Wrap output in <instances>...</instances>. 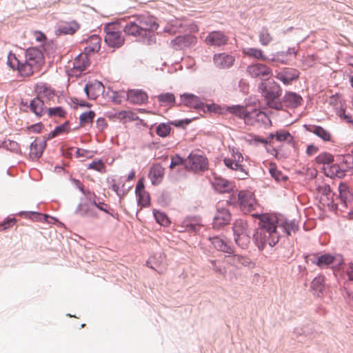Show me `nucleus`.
Listing matches in <instances>:
<instances>
[{"instance_id":"obj_1","label":"nucleus","mask_w":353,"mask_h":353,"mask_svg":"<svg viewBox=\"0 0 353 353\" xmlns=\"http://www.w3.org/2000/svg\"><path fill=\"white\" fill-rule=\"evenodd\" d=\"M159 26L152 15L139 14L127 21L123 30L127 35L137 37L139 42L150 46L156 43L154 32Z\"/></svg>"},{"instance_id":"obj_2","label":"nucleus","mask_w":353,"mask_h":353,"mask_svg":"<svg viewBox=\"0 0 353 353\" xmlns=\"http://www.w3.org/2000/svg\"><path fill=\"white\" fill-rule=\"evenodd\" d=\"M258 90L264 97L265 105L276 110H283L281 101L282 89L280 85L274 80L262 79L258 84Z\"/></svg>"},{"instance_id":"obj_3","label":"nucleus","mask_w":353,"mask_h":353,"mask_svg":"<svg viewBox=\"0 0 353 353\" xmlns=\"http://www.w3.org/2000/svg\"><path fill=\"white\" fill-rule=\"evenodd\" d=\"M307 263L310 261L321 269L335 268L342 269L345 265L341 254L326 252H316L304 255Z\"/></svg>"},{"instance_id":"obj_4","label":"nucleus","mask_w":353,"mask_h":353,"mask_svg":"<svg viewBox=\"0 0 353 353\" xmlns=\"http://www.w3.org/2000/svg\"><path fill=\"white\" fill-rule=\"evenodd\" d=\"M278 225V220L273 221L274 231L272 232H271V228L269 229L268 227L265 228H259L260 231L256 230L254 232L252 239L260 251L264 250L267 243L270 247H274L279 242L281 235L277 231Z\"/></svg>"},{"instance_id":"obj_5","label":"nucleus","mask_w":353,"mask_h":353,"mask_svg":"<svg viewBox=\"0 0 353 353\" xmlns=\"http://www.w3.org/2000/svg\"><path fill=\"white\" fill-rule=\"evenodd\" d=\"M26 59L23 61V69L31 72V76L34 74V68L40 69L45 63L42 50L38 47H29L25 52Z\"/></svg>"},{"instance_id":"obj_6","label":"nucleus","mask_w":353,"mask_h":353,"mask_svg":"<svg viewBox=\"0 0 353 353\" xmlns=\"http://www.w3.org/2000/svg\"><path fill=\"white\" fill-rule=\"evenodd\" d=\"M235 203L238 204L239 208L244 214L254 210L258 205L254 194L245 190L239 191L236 201L234 203Z\"/></svg>"},{"instance_id":"obj_7","label":"nucleus","mask_w":353,"mask_h":353,"mask_svg":"<svg viewBox=\"0 0 353 353\" xmlns=\"http://www.w3.org/2000/svg\"><path fill=\"white\" fill-rule=\"evenodd\" d=\"M103 30L105 33L104 41L109 48L117 49L124 44L125 38L119 30H115L108 23L105 25Z\"/></svg>"},{"instance_id":"obj_8","label":"nucleus","mask_w":353,"mask_h":353,"mask_svg":"<svg viewBox=\"0 0 353 353\" xmlns=\"http://www.w3.org/2000/svg\"><path fill=\"white\" fill-rule=\"evenodd\" d=\"M229 37L223 32L213 30L208 33L204 42L209 46L221 47L227 45Z\"/></svg>"},{"instance_id":"obj_9","label":"nucleus","mask_w":353,"mask_h":353,"mask_svg":"<svg viewBox=\"0 0 353 353\" xmlns=\"http://www.w3.org/2000/svg\"><path fill=\"white\" fill-rule=\"evenodd\" d=\"M247 72L252 78L263 77L264 79H269L273 75L272 70L261 63L249 65L247 67Z\"/></svg>"},{"instance_id":"obj_10","label":"nucleus","mask_w":353,"mask_h":353,"mask_svg":"<svg viewBox=\"0 0 353 353\" xmlns=\"http://www.w3.org/2000/svg\"><path fill=\"white\" fill-rule=\"evenodd\" d=\"M300 77V72L294 68H283L276 73L275 77L284 85H288L297 81Z\"/></svg>"},{"instance_id":"obj_11","label":"nucleus","mask_w":353,"mask_h":353,"mask_svg":"<svg viewBox=\"0 0 353 353\" xmlns=\"http://www.w3.org/2000/svg\"><path fill=\"white\" fill-rule=\"evenodd\" d=\"M83 90L88 99H95L100 94H104L105 87L101 81L94 80L85 83Z\"/></svg>"},{"instance_id":"obj_12","label":"nucleus","mask_w":353,"mask_h":353,"mask_svg":"<svg viewBox=\"0 0 353 353\" xmlns=\"http://www.w3.org/2000/svg\"><path fill=\"white\" fill-rule=\"evenodd\" d=\"M196 43V37L191 34L179 35L172 39L170 44L175 50L190 48Z\"/></svg>"},{"instance_id":"obj_13","label":"nucleus","mask_w":353,"mask_h":353,"mask_svg":"<svg viewBox=\"0 0 353 353\" xmlns=\"http://www.w3.org/2000/svg\"><path fill=\"white\" fill-rule=\"evenodd\" d=\"M190 168L194 171H205L208 169V159L206 157L190 153L188 157Z\"/></svg>"},{"instance_id":"obj_14","label":"nucleus","mask_w":353,"mask_h":353,"mask_svg":"<svg viewBox=\"0 0 353 353\" xmlns=\"http://www.w3.org/2000/svg\"><path fill=\"white\" fill-rule=\"evenodd\" d=\"M213 61L216 68L225 70L233 66L235 57L226 52H220L214 54Z\"/></svg>"},{"instance_id":"obj_15","label":"nucleus","mask_w":353,"mask_h":353,"mask_svg":"<svg viewBox=\"0 0 353 353\" xmlns=\"http://www.w3.org/2000/svg\"><path fill=\"white\" fill-rule=\"evenodd\" d=\"M236 153L237 154V159H236V161H234L230 158H224L223 160V163L230 170L242 172L245 176L239 177V179H245L249 176V172L244 168V166L240 163L243 161V157L242 154L239 150H236Z\"/></svg>"},{"instance_id":"obj_16","label":"nucleus","mask_w":353,"mask_h":353,"mask_svg":"<svg viewBox=\"0 0 353 353\" xmlns=\"http://www.w3.org/2000/svg\"><path fill=\"white\" fill-rule=\"evenodd\" d=\"M231 220V213L228 209L225 208H217L216 213L213 218V228L220 229L229 224Z\"/></svg>"},{"instance_id":"obj_17","label":"nucleus","mask_w":353,"mask_h":353,"mask_svg":"<svg viewBox=\"0 0 353 353\" xmlns=\"http://www.w3.org/2000/svg\"><path fill=\"white\" fill-rule=\"evenodd\" d=\"M180 97L182 103L188 108L201 110L204 105V102L202 99L194 94L185 92L181 94Z\"/></svg>"},{"instance_id":"obj_18","label":"nucleus","mask_w":353,"mask_h":353,"mask_svg":"<svg viewBox=\"0 0 353 353\" xmlns=\"http://www.w3.org/2000/svg\"><path fill=\"white\" fill-rule=\"evenodd\" d=\"M338 197L343 207L345 208H353V193L349 190L348 186L343 183H340L338 187Z\"/></svg>"},{"instance_id":"obj_19","label":"nucleus","mask_w":353,"mask_h":353,"mask_svg":"<svg viewBox=\"0 0 353 353\" xmlns=\"http://www.w3.org/2000/svg\"><path fill=\"white\" fill-rule=\"evenodd\" d=\"M283 106L288 108H296L300 106L303 101L302 97L297 92L285 91L284 96L281 99Z\"/></svg>"},{"instance_id":"obj_20","label":"nucleus","mask_w":353,"mask_h":353,"mask_svg":"<svg viewBox=\"0 0 353 353\" xmlns=\"http://www.w3.org/2000/svg\"><path fill=\"white\" fill-rule=\"evenodd\" d=\"M148 100V95L142 89H130L128 90L127 101L134 105H143Z\"/></svg>"},{"instance_id":"obj_21","label":"nucleus","mask_w":353,"mask_h":353,"mask_svg":"<svg viewBox=\"0 0 353 353\" xmlns=\"http://www.w3.org/2000/svg\"><path fill=\"white\" fill-rule=\"evenodd\" d=\"M23 61L19 60L15 53L10 51L8 54L7 65L12 70H17L19 74L23 77H30L31 72L30 70L27 72L23 69Z\"/></svg>"},{"instance_id":"obj_22","label":"nucleus","mask_w":353,"mask_h":353,"mask_svg":"<svg viewBox=\"0 0 353 353\" xmlns=\"http://www.w3.org/2000/svg\"><path fill=\"white\" fill-rule=\"evenodd\" d=\"M225 114L230 113L241 119L248 120L253 117L252 112L248 111L243 105L239 104L225 105Z\"/></svg>"},{"instance_id":"obj_23","label":"nucleus","mask_w":353,"mask_h":353,"mask_svg":"<svg viewBox=\"0 0 353 353\" xmlns=\"http://www.w3.org/2000/svg\"><path fill=\"white\" fill-rule=\"evenodd\" d=\"M86 42L88 46L84 48L83 53L86 56H90L98 52L101 48V38L97 34H92L83 42Z\"/></svg>"},{"instance_id":"obj_24","label":"nucleus","mask_w":353,"mask_h":353,"mask_svg":"<svg viewBox=\"0 0 353 353\" xmlns=\"http://www.w3.org/2000/svg\"><path fill=\"white\" fill-rule=\"evenodd\" d=\"M148 178L151 180V183L154 186L159 185L164 176V168L160 163L152 165L149 170Z\"/></svg>"},{"instance_id":"obj_25","label":"nucleus","mask_w":353,"mask_h":353,"mask_svg":"<svg viewBox=\"0 0 353 353\" xmlns=\"http://www.w3.org/2000/svg\"><path fill=\"white\" fill-rule=\"evenodd\" d=\"M303 128L306 131L313 133L323 141L330 142L332 141L330 132L321 125L304 124Z\"/></svg>"},{"instance_id":"obj_26","label":"nucleus","mask_w":353,"mask_h":353,"mask_svg":"<svg viewBox=\"0 0 353 353\" xmlns=\"http://www.w3.org/2000/svg\"><path fill=\"white\" fill-rule=\"evenodd\" d=\"M80 28L79 24L76 21H72L68 23H60L54 32L57 36L72 35L74 34Z\"/></svg>"},{"instance_id":"obj_27","label":"nucleus","mask_w":353,"mask_h":353,"mask_svg":"<svg viewBox=\"0 0 353 353\" xmlns=\"http://www.w3.org/2000/svg\"><path fill=\"white\" fill-rule=\"evenodd\" d=\"M24 216L26 218L32 219L33 221H44L47 223H50V219H52L54 221H58V219L50 216L49 214H43L38 212L34 211H21L17 214V215Z\"/></svg>"},{"instance_id":"obj_28","label":"nucleus","mask_w":353,"mask_h":353,"mask_svg":"<svg viewBox=\"0 0 353 353\" xmlns=\"http://www.w3.org/2000/svg\"><path fill=\"white\" fill-rule=\"evenodd\" d=\"M201 219L199 216H187L182 221L183 226L189 232H196L201 227Z\"/></svg>"},{"instance_id":"obj_29","label":"nucleus","mask_w":353,"mask_h":353,"mask_svg":"<svg viewBox=\"0 0 353 353\" xmlns=\"http://www.w3.org/2000/svg\"><path fill=\"white\" fill-rule=\"evenodd\" d=\"M252 217L259 220V228H271V232L274 231L273 221L278 220L276 217L270 216L265 213H254Z\"/></svg>"},{"instance_id":"obj_30","label":"nucleus","mask_w":353,"mask_h":353,"mask_svg":"<svg viewBox=\"0 0 353 353\" xmlns=\"http://www.w3.org/2000/svg\"><path fill=\"white\" fill-rule=\"evenodd\" d=\"M274 139L278 142H285L294 150H296V143L294 141V138L288 130H278L275 131Z\"/></svg>"},{"instance_id":"obj_31","label":"nucleus","mask_w":353,"mask_h":353,"mask_svg":"<svg viewBox=\"0 0 353 353\" xmlns=\"http://www.w3.org/2000/svg\"><path fill=\"white\" fill-rule=\"evenodd\" d=\"M213 187L216 191L220 193H230L233 190V186L231 182L221 176L215 177Z\"/></svg>"},{"instance_id":"obj_32","label":"nucleus","mask_w":353,"mask_h":353,"mask_svg":"<svg viewBox=\"0 0 353 353\" xmlns=\"http://www.w3.org/2000/svg\"><path fill=\"white\" fill-rule=\"evenodd\" d=\"M322 172L326 176L330 178L337 177L343 178L345 175V170L339 165V162H336L330 168H324L321 169Z\"/></svg>"},{"instance_id":"obj_33","label":"nucleus","mask_w":353,"mask_h":353,"mask_svg":"<svg viewBox=\"0 0 353 353\" xmlns=\"http://www.w3.org/2000/svg\"><path fill=\"white\" fill-rule=\"evenodd\" d=\"M322 172L326 176L330 178L337 177L343 178L345 175V170L339 165V162H336L330 168H324L321 169Z\"/></svg>"},{"instance_id":"obj_34","label":"nucleus","mask_w":353,"mask_h":353,"mask_svg":"<svg viewBox=\"0 0 353 353\" xmlns=\"http://www.w3.org/2000/svg\"><path fill=\"white\" fill-rule=\"evenodd\" d=\"M315 161L318 164H322V168H330L336 162V157L330 152H323L315 157Z\"/></svg>"},{"instance_id":"obj_35","label":"nucleus","mask_w":353,"mask_h":353,"mask_svg":"<svg viewBox=\"0 0 353 353\" xmlns=\"http://www.w3.org/2000/svg\"><path fill=\"white\" fill-rule=\"evenodd\" d=\"M208 240L213 245L214 248L226 254L232 253V248L228 245L221 238L218 236H209Z\"/></svg>"},{"instance_id":"obj_36","label":"nucleus","mask_w":353,"mask_h":353,"mask_svg":"<svg viewBox=\"0 0 353 353\" xmlns=\"http://www.w3.org/2000/svg\"><path fill=\"white\" fill-rule=\"evenodd\" d=\"M157 97L161 105L172 107L176 105V97L172 92H163Z\"/></svg>"},{"instance_id":"obj_37","label":"nucleus","mask_w":353,"mask_h":353,"mask_svg":"<svg viewBox=\"0 0 353 353\" xmlns=\"http://www.w3.org/2000/svg\"><path fill=\"white\" fill-rule=\"evenodd\" d=\"M243 53L247 56L254 58L257 60L270 61V58L265 56L263 54V51L259 48H248L243 50Z\"/></svg>"},{"instance_id":"obj_38","label":"nucleus","mask_w":353,"mask_h":353,"mask_svg":"<svg viewBox=\"0 0 353 353\" xmlns=\"http://www.w3.org/2000/svg\"><path fill=\"white\" fill-rule=\"evenodd\" d=\"M203 113H214L219 114H225V105H221L214 103L206 104L204 103L203 107L201 109Z\"/></svg>"},{"instance_id":"obj_39","label":"nucleus","mask_w":353,"mask_h":353,"mask_svg":"<svg viewBox=\"0 0 353 353\" xmlns=\"http://www.w3.org/2000/svg\"><path fill=\"white\" fill-rule=\"evenodd\" d=\"M311 288L318 293L323 294L325 290V276L319 274L314 277L311 282Z\"/></svg>"},{"instance_id":"obj_40","label":"nucleus","mask_w":353,"mask_h":353,"mask_svg":"<svg viewBox=\"0 0 353 353\" xmlns=\"http://www.w3.org/2000/svg\"><path fill=\"white\" fill-rule=\"evenodd\" d=\"M152 214L156 222L159 225L162 226H168L170 225L171 221L165 212L160 210L154 209Z\"/></svg>"},{"instance_id":"obj_41","label":"nucleus","mask_w":353,"mask_h":353,"mask_svg":"<svg viewBox=\"0 0 353 353\" xmlns=\"http://www.w3.org/2000/svg\"><path fill=\"white\" fill-rule=\"evenodd\" d=\"M269 173L271 176L277 182L286 181L288 177L284 175L283 172L277 168L275 163H270L269 168Z\"/></svg>"},{"instance_id":"obj_42","label":"nucleus","mask_w":353,"mask_h":353,"mask_svg":"<svg viewBox=\"0 0 353 353\" xmlns=\"http://www.w3.org/2000/svg\"><path fill=\"white\" fill-rule=\"evenodd\" d=\"M272 154L278 160H283L288 158L291 153V150L285 149L284 145L272 149Z\"/></svg>"},{"instance_id":"obj_43","label":"nucleus","mask_w":353,"mask_h":353,"mask_svg":"<svg viewBox=\"0 0 353 353\" xmlns=\"http://www.w3.org/2000/svg\"><path fill=\"white\" fill-rule=\"evenodd\" d=\"M171 130V125H170L169 121H168L165 123L162 122L159 123L156 127L155 131L159 137L165 138L170 135Z\"/></svg>"},{"instance_id":"obj_44","label":"nucleus","mask_w":353,"mask_h":353,"mask_svg":"<svg viewBox=\"0 0 353 353\" xmlns=\"http://www.w3.org/2000/svg\"><path fill=\"white\" fill-rule=\"evenodd\" d=\"M163 260V254L162 253H155L148 259L146 265L148 268L156 270V268L161 265Z\"/></svg>"},{"instance_id":"obj_45","label":"nucleus","mask_w":353,"mask_h":353,"mask_svg":"<svg viewBox=\"0 0 353 353\" xmlns=\"http://www.w3.org/2000/svg\"><path fill=\"white\" fill-rule=\"evenodd\" d=\"M96 113L94 110H88L81 113L79 116V125L85 126L87 123L94 121Z\"/></svg>"},{"instance_id":"obj_46","label":"nucleus","mask_w":353,"mask_h":353,"mask_svg":"<svg viewBox=\"0 0 353 353\" xmlns=\"http://www.w3.org/2000/svg\"><path fill=\"white\" fill-rule=\"evenodd\" d=\"M92 204L93 205L96 206L100 211H102L106 214H110L111 216L117 219V220L119 219V214H115L114 212L113 209H112L110 207V205H107L104 202H101V201L97 202L96 201H93L92 202Z\"/></svg>"},{"instance_id":"obj_47","label":"nucleus","mask_w":353,"mask_h":353,"mask_svg":"<svg viewBox=\"0 0 353 353\" xmlns=\"http://www.w3.org/2000/svg\"><path fill=\"white\" fill-rule=\"evenodd\" d=\"M46 113L49 117L65 118L67 115V112L62 106L48 108L46 109Z\"/></svg>"},{"instance_id":"obj_48","label":"nucleus","mask_w":353,"mask_h":353,"mask_svg":"<svg viewBox=\"0 0 353 353\" xmlns=\"http://www.w3.org/2000/svg\"><path fill=\"white\" fill-rule=\"evenodd\" d=\"M70 121L68 120L65 121L61 125H57L53 130L50 132V137H56L61 133H68L70 130Z\"/></svg>"},{"instance_id":"obj_49","label":"nucleus","mask_w":353,"mask_h":353,"mask_svg":"<svg viewBox=\"0 0 353 353\" xmlns=\"http://www.w3.org/2000/svg\"><path fill=\"white\" fill-rule=\"evenodd\" d=\"M39 138L37 137L30 145V157L31 159H39L43 154L42 150L40 149V146L37 143Z\"/></svg>"},{"instance_id":"obj_50","label":"nucleus","mask_w":353,"mask_h":353,"mask_svg":"<svg viewBox=\"0 0 353 353\" xmlns=\"http://www.w3.org/2000/svg\"><path fill=\"white\" fill-rule=\"evenodd\" d=\"M336 161L345 165L347 169H353V154H346L336 156Z\"/></svg>"},{"instance_id":"obj_51","label":"nucleus","mask_w":353,"mask_h":353,"mask_svg":"<svg viewBox=\"0 0 353 353\" xmlns=\"http://www.w3.org/2000/svg\"><path fill=\"white\" fill-rule=\"evenodd\" d=\"M112 96H110L112 101L116 104H120L122 99L127 100L128 91L124 90H111Z\"/></svg>"},{"instance_id":"obj_52","label":"nucleus","mask_w":353,"mask_h":353,"mask_svg":"<svg viewBox=\"0 0 353 353\" xmlns=\"http://www.w3.org/2000/svg\"><path fill=\"white\" fill-rule=\"evenodd\" d=\"M87 168L99 172H105V165L101 159L93 160L88 165Z\"/></svg>"},{"instance_id":"obj_53","label":"nucleus","mask_w":353,"mask_h":353,"mask_svg":"<svg viewBox=\"0 0 353 353\" xmlns=\"http://www.w3.org/2000/svg\"><path fill=\"white\" fill-rule=\"evenodd\" d=\"M141 194V199L139 196H137V205L141 208H148L150 206V194L146 191H142L139 192Z\"/></svg>"},{"instance_id":"obj_54","label":"nucleus","mask_w":353,"mask_h":353,"mask_svg":"<svg viewBox=\"0 0 353 353\" xmlns=\"http://www.w3.org/2000/svg\"><path fill=\"white\" fill-rule=\"evenodd\" d=\"M282 228L283 229V232L286 234L287 236H290L291 232H295L299 230V225L296 223L295 220H292L290 222L285 221L282 223Z\"/></svg>"},{"instance_id":"obj_55","label":"nucleus","mask_w":353,"mask_h":353,"mask_svg":"<svg viewBox=\"0 0 353 353\" xmlns=\"http://www.w3.org/2000/svg\"><path fill=\"white\" fill-rule=\"evenodd\" d=\"M2 143L3 148L7 150H10L15 153H19L21 152L19 144L17 141L8 139L3 141Z\"/></svg>"},{"instance_id":"obj_56","label":"nucleus","mask_w":353,"mask_h":353,"mask_svg":"<svg viewBox=\"0 0 353 353\" xmlns=\"http://www.w3.org/2000/svg\"><path fill=\"white\" fill-rule=\"evenodd\" d=\"M272 40L267 28H263L259 34V41L263 46H268Z\"/></svg>"},{"instance_id":"obj_57","label":"nucleus","mask_w":353,"mask_h":353,"mask_svg":"<svg viewBox=\"0 0 353 353\" xmlns=\"http://www.w3.org/2000/svg\"><path fill=\"white\" fill-rule=\"evenodd\" d=\"M17 220L14 217L7 216L4 219V220L0 223V230L5 231L11 227H12L16 223Z\"/></svg>"},{"instance_id":"obj_58","label":"nucleus","mask_w":353,"mask_h":353,"mask_svg":"<svg viewBox=\"0 0 353 353\" xmlns=\"http://www.w3.org/2000/svg\"><path fill=\"white\" fill-rule=\"evenodd\" d=\"M80 54L78 55L77 57L75 59L74 68L79 69L80 72H83L85 70L86 68L90 65V61L88 57V56L85 55V59H83L82 62L80 63L79 61L77 60Z\"/></svg>"},{"instance_id":"obj_59","label":"nucleus","mask_w":353,"mask_h":353,"mask_svg":"<svg viewBox=\"0 0 353 353\" xmlns=\"http://www.w3.org/2000/svg\"><path fill=\"white\" fill-rule=\"evenodd\" d=\"M193 119H179V120H174V121H169V123L170 125H174L176 128H180L182 129H185L187 125H188Z\"/></svg>"},{"instance_id":"obj_60","label":"nucleus","mask_w":353,"mask_h":353,"mask_svg":"<svg viewBox=\"0 0 353 353\" xmlns=\"http://www.w3.org/2000/svg\"><path fill=\"white\" fill-rule=\"evenodd\" d=\"M171 201V194L168 191H163L158 198V203L163 206L168 205Z\"/></svg>"},{"instance_id":"obj_61","label":"nucleus","mask_w":353,"mask_h":353,"mask_svg":"<svg viewBox=\"0 0 353 353\" xmlns=\"http://www.w3.org/2000/svg\"><path fill=\"white\" fill-rule=\"evenodd\" d=\"M69 179L83 195L91 194V191L90 190H85L84 185L79 179L73 178L72 176H70Z\"/></svg>"},{"instance_id":"obj_62","label":"nucleus","mask_w":353,"mask_h":353,"mask_svg":"<svg viewBox=\"0 0 353 353\" xmlns=\"http://www.w3.org/2000/svg\"><path fill=\"white\" fill-rule=\"evenodd\" d=\"M37 101L35 98H33L29 103V109L37 118H41V110H39V105Z\"/></svg>"},{"instance_id":"obj_63","label":"nucleus","mask_w":353,"mask_h":353,"mask_svg":"<svg viewBox=\"0 0 353 353\" xmlns=\"http://www.w3.org/2000/svg\"><path fill=\"white\" fill-rule=\"evenodd\" d=\"M43 128L44 125L41 121H39L36 123L28 125L27 127V131L28 132L39 134L41 132Z\"/></svg>"},{"instance_id":"obj_64","label":"nucleus","mask_w":353,"mask_h":353,"mask_svg":"<svg viewBox=\"0 0 353 353\" xmlns=\"http://www.w3.org/2000/svg\"><path fill=\"white\" fill-rule=\"evenodd\" d=\"M184 161L183 157L179 154H175L171 158V161L169 165L170 169L172 170L175 166L182 165Z\"/></svg>"}]
</instances>
